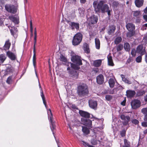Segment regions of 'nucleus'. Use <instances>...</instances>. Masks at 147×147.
<instances>
[{
  "instance_id": "obj_22",
  "label": "nucleus",
  "mask_w": 147,
  "mask_h": 147,
  "mask_svg": "<svg viewBox=\"0 0 147 147\" xmlns=\"http://www.w3.org/2000/svg\"><path fill=\"white\" fill-rule=\"evenodd\" d=\"M96 81L98 84H102L104 82L103 76L102 74L98 75L96 78Z\"/></svg>"
},
{
  "instance_id": "obj_42",
  "label": "nucleus",
  "mask_w": 147,
  "mask_h": 147,
  "mask_svg": "<svg viewBox=\"0 0 147 147\" xmlns=\"http://www.w3.org/2000/svg\"><path fill=\"white\" fill-rule=\"evenodd\" d=\"M141 112L144 115H147V107L142 108L141 110Z\"/></svg>"
},
{
  "instance_id": "obj_50",
  "label": "nucleus",
  "mask_w": 147,
  "mask_h": 147,
  "mask_svg": "<svg viewBox=\"0 0 147 147\" xmlns=\"http://www.w3.org/2000/svg\"><path fill=\"white\" fill-rule=\"evenodd\" d=\"M84 50L85 53H89L90 52V49L88 47H86L85 48H84Z\"/></svg>"
},
{
  "instance_id": "obj_38",
  "label": "nucleus",
  "mask_w": 147,
  "mask_h": 147,
  "mask_svg": "<svg viewBox=\"0 0 147 147\" xmlns=\"http://www.w3.org/2000/svg\"><path fill=\"white\" fill-rule=\"evenodd\" d=\"M143 55H140L138 56L136 59L135 60L136 62L140 63L142 61V56Z\"/></svg>"
},
{
  "instance_id": "obj_10",
  "label": "nucleus",
  "mask_w": 147,
  "mask_h": 147,
  "mask_svg": "<svg viewBox=\"0 0 147 147\" xmlns=\"http://www.w3.org/2000/svg\"><path fill=\"white\" fill-rule=\"evenodd\" d=\"M67 69L68 71V72L71 76L76 79L78 78L79 74L77 71L75 70H71L70 67H68Z\"/></svg>"
},
{
  "instance_id": "obj_58",
  "label": "nucleus",
  "mask_w": 147,
  "mask_h": 147,
  "mask_svg": "<svg viewBox=\"0 0 147 147\" xmlns=\"http://www.w3.org/2000/svg\"><path fill=\"white\" fill-rule=\"evenodd\" d=\"M143 17L145 21L147 22V15H144L143 16Z\"/></svg>"
},
{
  "instance_id": "obj_1",
  "label": "nucleus",
  "mask_w": 147,
  "mask_h": 147,
  "mask_svg": "<svg viewBox=\"0 0 147 147\" xmlns=\"http://www.w3.org/2000/svg\"><path fill=\"white\" fill-rule=\"evenodd\" d=\"M93 6L96 12L104 13L106 12V9L108 8V5L104 4L102 1H100L98 3L97 1H94L93 3Z\"/></svg>"
},
{
  "instance_id": "obj_31",
  "label": "nucleus",
  "mask_w": 147,
  "mask_h": 147,
  "mask_svg": "<svg viewBox=\"0 0 147 147\" xmlns=\"http://www.w3.org/2000/svg\"><path fill=\"white\" fill-rule=\"evenodd\" d=\"M108 82L111 88H113L115 85V80L113 78H110Z\"/></svg>"
},
{
  "instance_id": "obj_46",
  "label": "nucleus",
  "mask_w": 147,
  "mask_h": 147,
  "mask_svg": "<svg viewBox=\"0 0 147 147\" xmlns=\"http://www.w3.org/2000/svg\"><path fill=\"white\" fill-rule=\"evenodd\" d=\"M82 144L85 146V147H94L90 145H89L88 143H87L83 141H82Z\"/></svg>"
},
{
  "instance_id": "obj_60",
  "label": "nucleus",
  "mask_w": 147,
  "mask_h": 147,
  "mask_svg": "<svg viewBox=\"0 0 147 147\" xmlns=\"http://www.w3.org/2000/svg\"><path fill=\"white\" fill-rule=\"evenodd\" d=\"M144 120L147 122V115H144Z\"/></svg>"
},
{
  "instance_id": "obj_57",
  "label": "nucleus",
  "mask_w": 147,
  "mask_h": 147,
  "mask_svg": "<svg viewBox=\"0 0 147 147\" xmlns=\"http://www.w3.org/2000/svg\"><path fill=\"white\" fill-rule=\"evenodd\" d=\"M125 102H126V100L125 99L124 100H123L121 103V105H123V106H125Z\"/></svg>"
},
{
  "instance_id": "obj_34",
  "label": "nucleus",
  "mask_w": 147,
  "mask_h": 147,
  "mask_svg": "<svg viewBox=\"0 0 147 147\" xmlns=\"http://www.w3.org/2000/svg\"><path fill=\"white\" fill-rule=\"evenodd\" d=\"M122 38L120 36H118L114 40V43L117 45L120 43L122 41Z\"/></svg>"
},
{
  "instance_id": "obj_9",
  "label": "nucleus",
  "mask_w": 147,
  "mask_h": 147,
  "mask_svg": "<svg viewBox=\"0 0 147 147\" xmlns=\"http://www.w3.org/2000/svg\"><path fill=\"white\" fill-rule=\"evenodd\" d=\"M71 59L72 61L76 63L77 65H82L80 57L76 55L73 56Z\"/></svg>"
},
{
  "instance_id": "obj_53",
  "label": "nucleus",
  "mask_w": 147,
  "mask_h": 147,
  "mask_svg": "<svg viewBox=\"0 0 147 147\" xmlns=\"http://www.w3.org/2000/svg\"><path fill=\"white\" fill-rule=\"evenodd\" d=\"M142 125L144 127H147V122H142Z\"/></svg>"
},
{
  "instance_id": "obj_51",
  "label": "nucleus",
  "mask_w": 147,
  "mask_h": 147,
  "mask_svg": "<svg viewBox=\"0 0 147 147\" xmlns=\"http://www.w3.org/2000/svg\"><path fill=\"white\" fill-rule=\"evenodd\" d=\"M11 82V77H9L7 80L6 82L8 84H10Z\"/></svg>"
},
{
  "instance_id": "obj_18",
  "label": "nucleus",
  "mask_w": 147,
  "mask_h": 147,
  "mask_svg": "<svg viewBox=\"0 0 147 147\" xmlns=\"http://www.w3.org/2000/svg\"><path fill=\"white\" fill-rule=\"evenodd\" d=\"M137 53L143 55L145 53V50L143 49V46L142 45H139L138 47L136 49Z\"/></svg>"
},
{
  "instance_id": "obj_45",
  "label": "nucleus",
  "mask_w": 147,
  "mask_h": 147,
  "mask_svg": "<svg viewBox=\"0 0 147 147\" xmlns=\"http://www.w3.org/2000/svg\"><path fill=\"white\" fill-rule=\"evenodd\" d=\"M136 51L135 49H133L131 52V54L133 57H135L136 55Z\"/></svg>"
},
{
  "instance_id": "obj_7",
  "label": "nucleus",
  "mask_w": 147,
  "mask_h": 147,
  "mask_svg": "<svg viewBox=\"0 0 147 147\" xmlns=\"http://www.w3.org/2000/svg\"><path fill=\"white\" fill-rule=\"evenodd\" d=\"M5 8L7 11L11 13H15L17 11L16 9L13 5L6 4L5 5Z\"/></svg>"
},
{
  "instance_id": "obj_2",
  "label": "nucleus",
  "mask_w": 147,
  "mask_h": 147,
  "mask_svg": "<svg viewBox=\"0 0 147 147\" xmlns=\"http://www.w3.org/2000/svg\"><path fill=\"white\" fill-rule=\"evenodd\" d=\"M87 86L83 83L80 84L78 87L77 93L81 96H84L88 92Z\"/></svg>"
},
{
  "instance_id": "obj_30",
  "label": "nucleus",
  "mask_w": 147,
  "mask_h": 147,
  "mask_svg": "<svg viewBox=\"0 0 147 147\" xmlns=\"http://www.w3.org/2000/svg\"><path fill=\"white\" fill-rule=\"evenodd\" d=\"M121 77L122 78L123 81L125 83L128 84H131V81H129L127 78H125L124 75H121Z\"/></svg>"
},
{
  "instance_id": "obj_26",
  "label": "nucleus",
  "mask_w": 147,
  "mask_h": 147,
  "mask_svg": "<svg viewBox=\"0 0 147 147\" xmlns=\"http://www.w3.org/2000/svg\"><path fill=\"white\" fill-rule=\"evenodd\" d=\"M108 62V65H109L113 66L114 64L113 62L112 57L109 55L107 56Z\"/></svg>"
},
{
  "instance_id": "obj_40",
  "label": "nucleus",
  "mask_w": 147,
  "mask_h": 147,
  "mask_svg": "<svg viewBox=\"0 0 147 147\" xmlns=\"http://www.w3.org/2000/svg\"><path fill=\"white\" fill-rule=\"evenodd\" d=\"M145 93V92L143 90H139L137 92V95L138 96H141L143 95Z\"/></svg>"
},
{
  "instance_id": "obj_56",
  "label": "nucleus",
  "mask_w": 147,
  "mask_h": 147,
  "mask_svg": "<svg viewBox=\"0 0 147 147\" xmlns=\"http://www.w3.org/2000/svg\"><path fill=\"white\" fill-rule=\"evenodd\" d=\"M136 22L137 23H139L140 22V18H136Z\"/></svg>"
},
{
  "instance_id": "obj_37",
  "label": "nucleus",
  "mask_w": 147,
  "mask_h": 147,
  "mask_svg": "<svg viewBox=\"0 0 147 147\" xmlns=\"http://www.w3.org/2000/svg\"><path fill=\"white\" fill-rule=\"evenodd\" d=\"M71 67L73 69L72 70H78L80 69V67L78 65H76V64L72 63H70Z\"/></svg>"
},
{
  "instance_id": "obj_25",
  "label": "nucleus",
  "mask_w": 147,
  "mask_h": 147,
  "mask_svg": "<svg viewBox=\"0 0 147 147\" xmlns=\"http://www.w3.org/2000/svg\"><path fill=\"white\" fill-rule=\"evenodd\" d=\"M39 87L40 88V90H41V91L40 92L41 96L42 97V100H43V104L45 105V107L46 108L47 107V106H46V101H45V97H44L43 93L42 91V89L41 88V86H40V84L39 83Z\"/></svg>"
},
{
  "instance_id": "obj_64",
  "label": "nucleus",
  "mask_w": 147,
  "mask_h": 147,
  "mask_svg": "<svg viewBox=\"0 0 147 147\" xmlns=\"http://www.w3.org/2000/svg\"><path fill=\"white\" fill-rule=\"evenodd\" d=\"M144 99L145 101H147V95L144 96Z\"/></svg>"
},
{
  "instance_id": "obj_3",
  "label": "nucleus",
  "mask_w": 147,
  "mask_h": 147,
  "mask_svg": "<svg viewBox=\"0 0 147 147\" xmlns=\"http://www.w3.org/2000/svg\"><path fill=\"white\" fill-rule=\"evenodd\" d=\"M46 108L47 110V113L48 115V117L50 122L51 123L50 124V127L51 131L53 132V134L54 135L53 130L55 128V124L54 121H53V114H52L51 110L50 109H48L47 107Z\"/></svg>"
},
{
  "instance_id": "obj_32",
  "label": "nucleus",
  "mask_w": 147,
  "mask_h": 147,
  "mask_svg": "<svg viewBox=\"0 0 147 147\" xmlns=\"http://www.w3.org/2000/svg\"><path fill=\"white\" fill-rule=\"evenodd\" d=\"M102 63V60L99 59L95 60L94 62V65L96 67H98Z\"/></svg>"
},
{
  "instance_id": "obj_23",
  "label": "nucleus",
  "mask_w": 147,
  "mask_h": 147,
  "mask_svg": "<svg viewBox=\"0 0 147 147\" xmlns=\"http://www.w3.org/2000/svg\"><path fill=\"white\" fill-rule=\"evenodd\" d=\"M144 2V0H135V3L137 7H140L143 5Z\"/></svg>"
},
{
  "instance_id": "obj_11",
  "label": "nucleus",
  "mask_w": 147,
  "mask_h": 147,
  "mask_svg": "<svg viewBox=\"0 0 147 147\" xmlns=\"http://www.w3.org/2000/svg\"><path fill=\"white\" fill-rule=\"evenodd\" d=\"M141 105L140 101L138 100L135 99L131 102V107L133 109H135L140 107Z\"/></svg>"
},
{
  "instance_id": "obj_43",
  "label": "nucleus",
  "mask_w": 147,
  "mask_h": 147,
  "mask_svg": "<svg viewBox=\"0 0 147 147\" xmlns=\"http://www.w3.org/2000/svg\"><path fill=\"white\" fill-rule=\"evenodd\" d=\"M131 122L133 124L135 125H138L139 123V121L138 120L136 119H134L131 120Z\"/></svg>"
},
{
  "instance_id": "obj_36",
  "label": "nucleus",
  "mask_w": 147,
  "mask_h": 147,
  "mask_svg": "<svg viewBox=\"0 0 147 147\" xmlns=\"http://www.w3.org/2000/svg\"><path fill=\"white\" fill-rule=\"evenodd\" d=\"M82 131L85 134H88L89 133V129L86 127H82Z\"/></svg>"
},
{
  "instance_id": "obj_28",
  "label": "nucleus",
  "mask_w": 147,
  "mask_h": 147,
  "mask_svg": "<svg viewBox=\"0 0 147 147\" xmlns=\"http://www.w3.org/2000/svg\"><path fill=\"white\" fill-rule=\"evenodd\" d=\"M96 48L97 49H99L100 48V42L99 39L96 38L95 39Z\"/></svg>"
},
{
  "instance_id": "obj_48",
  "label": "nucleus",
  "mask_w": 147,
  "mask_h": 147,
  "mask_svg": "<svg viewBox=\"0 0 147 147\" xmlns=\"http://www.w3.org/2000/svg\"><path fill=\"white\" fill-rule=\"evenodd\" d=\"M106 99L108 101L111 100L112 98V97L110 95H107L105 96Z\"/></svg>"
},
{
  "instance_id": "obj_8",
  "label": "nucleus",
  "mask_w": 147,
  "mask_h": 147,
  "mask_svg": "<svg viewBox=\"0 0 147 147\" xmlns=\"http://www.w3.org/2000/svg\"><path fill=\"white\" fill-rule=\"evenodd\" d=\"M67 23L71 29L73 30L76 29L77 30L79 28V24L78 23L71 22L69 20H66Z\"/></svg>"
},
{
  "instance_id": "obj_52",
  "label": "nucleus",
  "mask_w": 147,
  "mask_h": 147,
  "mask_svg": "<svg viewBox=\"0 0 147 147\" xmlns=\"http://www.w3.org/2000/svg\"><path fill=\"white\" fill-rule=\"evenodd\" d=\"M120 134H121V136L122 137H123L125 135V130H123L122 131L120 132Z\"/></svg>"
},
{
  "instance_id": "obj_17",
  "label": "nucleus",
  "mask_w": 147,
  "mask_h": 147,
  "mask_svg": "<svg viewBox=\"0 0 147 147\" xmlns=\"http://www.w3.org/2000/svg\"><path fill=\"white\" fill-rule=\"evenodd\" d=\"M89 20L90 23L91 24H94L96 23L98 20V18L96 16L94 15L90 17Z\"/></svg>"
},
{
  "instance_id": "obj_35",
  "label": "nucleus",
  "mask_w": 147,
  "mask_h": 147,
  "mask_svg": "<svg viewBox=\"0 0 147 147\" xmlns=\"http://www.w3.org/2000/svg\"><path fill=\"white\" fill-rule=\"evenodd\" d=\"M124 47L125 50L127 51H129L130 50V46L129 44L126 42L125 43L124 45Z\"/></svg>"
},
{
  "instance_id": "obj_39",
  "label": "nucleus",
  "mask_w": 147,
  "mask_h": 147,
  "mask_svg": "<svg viewBox=\"0 0 147 147\" xmlns=\"http://www.w3.org/2000/svg\"><path fill=\"white\" fill-rule=\"evenodd\" d=\"M60 60L63 62H66L67 61V59L66 57L62 55H60L59 58Z\"/></svg>"
},
{
  "instance_id": "obj_14",
  "label": "nucleus",
  "mask_w": 147,
  "mask_h": 147,
  "mask_svg": "<svg viewBox=\"0 0 147 147\" xmlns=\"http://www.w3.org/2000/svg\"><path fill=\"white\" fill-rule=\"evenodd\" d=\"M8 27L10 30L11 35L14 38H16L18 36L17 28L14 26H8Z\"/></svg>"
},
{
  "instance_id": "obj_62",
  "label": "nucleus",
  "mask_w": 147,
  "mask_h": 147,
  "mask_svg": "<svg viewBox=\"0 0 147 147\" xmlns=\"http://www.w3.org/2000/svg\"><path fill=\"white\" fill-rule=\"evenodd\" d=\"M80 0V2L81 3H85L86 2V0Z\"/></svg>"
},
{
  "instance_id": "obj_44",
  "label": "nucleus",
  "mask_w": 147,
  "mask_h": 147,
  "mask_svg": "<svg viewBox=\"0 0 147 147\" xmlns=\"http://www.w3.org/2000/svg\"><path fill=\"white\" fill-rule=\"evenodd\" d=\"M124 147H129L130 145L126 139L124 140Z\"/></svg>"
},
{
  "instance_id": "obj_13",
  "label": "nucleus",
  "mask_w": 147,
  "mask_h": 147,
  "mask_svg": "<svg viewBox=\"0 0 147 147\" xmlns=\"http://www.w3.org/2000/svg\"><path fill=\"white\" fill-rule=\"evenodd\" d=\"M8 18L15 24H18L19 23V17L18 16L11 15L9 16Z\"/></svg>"
},
{
  "instance_id": "obj_6",
  "label": "nucleus",
  "mask_w": 147,
  "mask_h": 147,
  "mask_svg": "<svg viewBox=\"0 0 147 147\" xmlns=\"http://www.w3.org/2000/svg\"><path fill=\"white\" fill-rule=\"evenodd\" d=\"M37 31L36 28L34 29V45L33 48V63L34 67L35 68L36 65V48L35 45L36 41Z\"/></svg>"
},
{
  "instance_id": "obj_20",
  "label": "nucleus",
  "mask_w": 147,
  "mask_h": 147,
  "mask_svg": "<svg viewBox=\"0 0 147 147\" xmlns=\"http://www.w3.org/2000/svg\"><path fill=\"white\" fill-rule=\"evenodd\" d=\"M7 55L11 60H14L16 58L15 54L10 51L7 52Z\"/></svg>"
},
{
  "instance_id": "obj_49",
  "label": "nucleus",
  "mask_w": 147,
  "mask_h": 147,
  "mask_svg": "<svg viewBox=\"0 0 147 147\" xmlns=\"http://www.w3.org/2000/svg\"><path fill=\"white\" fill-rule=\"evenodd\" d=\"M111 10L109 9V7L108 6V8L106 9V12H107L108 15L109 16H110L111 15Z\"/></svg>"
},
{
  "instance_id": "obj_5",
  "label": "nucleus",
  "mask_w": 147,
  "mask_h": 147,
  "mask_svg": "<svg viewBox=\"0 0 147 147\" xmlns=\"http://www.w3.org/2000/svg\"><path fill=\"white\" fill-rule=\"evenodd\" d=\"M127 29L129 32L127 34V36L131 37L134 35L135 32L134 31L135 28V25L131 23H127L126 25Z\"/></svg>"
},
{
  "instance_id": "obj_19",
  "label": "nucleus",
  "mask_w": 147,
  "mask_h": 147,
  "mask_svg": "<svg viewBox=\"0 0 147 147\" xmlns=\"http://www.w3.org/2000/svg\"><path fill=\"white\" fill-rule=\"evenodd\" d=\"M126 95L127 97L131 98L133 97L136 94L134 90H127L126 92Z\"/></svg>"
},
{
  "instance_id": "obj_27",
  "label": "nucleus",
  "mask_w": 147,
  "mask_h": 147,
  "mask_svg": "<svg viewBox=\"0 0 147 147\" xmlns=\"http://www.w3.org/2000/svg\"><path fill=\"white\" fill-rule=\"evenodd\" d=\"M11 43L9 42V40H7L5 42L3 48L4 50H6L8 49L10 46Z\"/></svg>"
},
{
  "instance_id": "obj_24",
  "label": "nucleus",
  "mask_w": 147,
  "mask_h": 147,
  "mask_svg": "<svg viewBox=\"0 0 147 147\" xmlns=\"http://www.w3.org/2000/svg\"><path fill=\"white\" fill-rule=\"evenodd\" d=\"M116 29L115 26L114 25H112L109 27L108 34L109 35L112 34L113 33Z\"/></svg>"
},
{
  "instance_id": "obj_21",
  "label": "nucleus",
  "mask_w": 147,
  "mask_h": 147,
  "mask_svg": "<svg viewBox=\"0 0 147 147\" xmlns=\"http://www.w3.org/2000/svg\"><path fill=\"white\" fill-rule=\"evenodd\" d=\"M79 113L80 115L82 117L85 118H88L90 117V113L87 112L80 110L79 111Z\"/></svg>"
},
{
  "instance_id": "obj_15",
  "label": "nucleus",
  "mask_w": 147,
  "mask_h": 147,
  "mask_svg": "<svg viewBox=\"0 0 147 147\" xmlns=\"http://www.w3.org/2000/svg\"><path fill=\"white\" fill-rule=\"evenodd\" d=\"M81 121L83 124L90 127H91L92 121L91 120L85 118H82Z\"/></svg>"
},
{
  "instance_id": "obj_16",
  "label": "nucleus",
  "mask_w": 147,
  "mask_h": 147,
  "mask_svg": "<svg viewBox=\"0 0 147 147\" xmlns=\"http://www.w3.org/2000/svg\"><path fill=\"white\" fill-rule=\"evenodd\" d=\"M89 107L91 108L95 109H96L97 105V102L92 100H89Z\"/></svg>"
},
{
  "instance_id": "obj_55",
  "label": "nucleus",
  "mask_w": 147,
  "mask_h": 147,
  "mask_svg": "<svg viewBox=\"0 0 147 147\" xmlns=\"http://www.w3.org/2000/svg\"><path fill=\"white\" fill-rule=\"evenodd\" d=\"M146 28H147V24H146L143 25L141 29H146Z\"/></svg>"
},
{
  "instance_id": "obj_59",
  "label": "nucleus",
  "mask_w": 147,
  "mask_h": 147,
  "mask_svg": "<svg viewBox=\"0 0 147 147\" xmlns=\"http://www.w3.org/2000/svg\"><path fill=\"white\" fill-rule=\"evenodd\" d=\"M3 23V18H0V26Z\"/></svg>"
},
{
  "instance_id": "obj_33",
  "label": "nucleus",
  "mask_w": 147,
  "mask_h": 147,
  "mask_svg": "<svg viewBox=\"0 0 147 147\" xmlns=\"http://www.w3.org/2000/svg\"><path fill=\"white\" fill-rule=\"evenodd\" d=\"M6 58V56L5 54L0 55V62L2 63L5 60Z\"/></svg>"
},
{
  "instance_id": "obj_4",
  "label": "nucleus",
  "mask_w": 147,
  "mask_h": 147,
  "mask_svg": "<svg viewBox=\"0 0 147 147\" xmlns=\"http://www.w3.org/2000/svg\"><path fill=\"white\" fill-rule=\"evenodd\" d=\"M82 35L80 32L77 33L73 37L72 41L73 45L76 46L79 45L82 40Z\"/></svg>"
},
{
  "instance_id": "obj_47",
  "label": "nucleus",
  "mask_w": 147,
  "mask_h": 147,
  "mask_svg": "<svg viewBox=\"0 0 147 147\" xmlns=\"http://www.w3.org/2000/svg\"><path fill=\"white\" fill-rule=\"evenodd\" d=\"M30 31L31 32V33L32 35V33H33V27H32V21L31 20L30 22Z\"/></svg>"
},
{
  "instance_id": "obj_61",
  "label": "nucleus",
  "mask_w": 147,
  "mask_h": 147,
  "mask_svg": "<svg viewBox=\"0 0 147 147\" xmlns=\"http://www.w3.org/2000/svg\"><path fill=\"white\" fill-rule=\"evenodd\" d=\"M72 3L75 4L76 3V0H71Z\"/></svg>"
},
{
  "instance_id": "obj_54",
  "label": "nucleus",
  "mask_w": 147,
  "mask_h": 147,
  "mask_svg": "<svg viewBox=\"0 0 147 147\" xmlns=\"http://www.w3.org/2000/svg\"><path fill=\"white\" fill-rule=\"evenodd\" d=\"M119 4V3L118 2L116 1H114L113 3V5L115 7L117 6Z\"/></svg>"
},
{
  "instance_id": "obj_63",
  "label": "nucleus",
  "mask_w": 147,
  "mask_h": 147,
  "mask_svg": "<svg viewBox=\"0 0 147 147\" xmlns=\"http://www.w3.org/2000/svg\"><path fill=\"white\" fill-rule=\"evenodd\" d=\"M145 60L146 62L147 63V54L145 55Z\"/></svg>"
},
{
  "instance_id": "obj_12",
  "label": "nucleus",
  "mask_w": 147,
  "mask_h": 147,
  "mask_svg": "<svg viewBox=\"0 0 147 147\" xmlns=\"http://www.w3.org/2000/svg\"><path fill=\"white\" fill-rule=\"evenodd\" d=\"M121 119L123 120V123L124 125H129V122L130 120V117L129 116H126L124 115H120Z\"/></svg>"
},
{
  "instance_id": "obj_41",
  "label": "nucleus",
  "mask_w": 147,
  "mask_h": 147,
  "mask_svg": "<svg viewBox=\"0 0 147 147\" xmlns=\"http://www.w3.org/2000/svg\"><path fill=\"white\" fill-rule=\"evenodd\" d=\"M123 48V45L121 44H119L117 47V51H120L122 50Z\"/></svg>"
},
{
  "instance_id": "obj_29",
  "label": "nucleus",
  "mask_w": 147,
  "mask_h": 147,
  "mask_svg": "<svg viewBox=\"0 0 147 147\" xmlns=\"http://www.w3.org/2000/svg\"><path fill=\"white\" fill-rule=\"evenodd\" d=\"M133 16L136 18H140L141 16L140 11H133Z\"/></svg>"
}]
</instances>
